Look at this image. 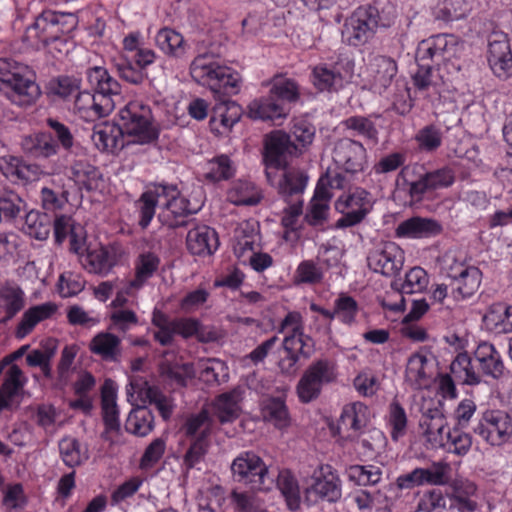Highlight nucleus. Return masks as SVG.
<instances>
[{"instance_id":"nucleus-12","label":"nucleus","mask_w":512,"mask_h":512,"mask_svg":"<svg viewBox=\"0 0 512 512\" xmlns=\"http://www.w3.org/2000/svg\"><path fill=\"white\" fill-rule=\"evenodd\" d=\"M313 339L304 334L296 333L285 336L283 348L286 356L279 361V368L285 374H294L301 359L307 360L314 353Z\"/></svg>"},{"instance_id":"nucleus-19","label":"nucleus","mask_w":512,"mask_h":512,"mask_svg":"<svg viewBox=\"0 0 512 512\" xmlns=\"http://www.w3.org/2000/svg\"><path fill=\"white\" fill-rule=\"evenodd\" d=\"M441 223L432 218L414 216L398 224L395 235L398 238L422 239L438 236L442 233Z\"/></svg>"},{"instance_id":"nucleus-53","label":"nucleus","mask_w":512,"mask_h":512,"mask_svg":"<svg viewBox=\"0 0 512 512\" xmlns=\"http://www.w3.org/2000/svg\"><path fill=\"white\" fill-rule=\"evenodd\" d=\"M199 378L208 385L226 382L229 378L228 367L219 359H207L201 363Z\"/></svg>"},{"instance_id":"nucleus-46","label":"nucleus","mask_w":512,"mask_h":512,"mask_svg":"<svg viewBox=\"0 0 512 512\" xmlns=\"http://www.w3.org/2000/svg\"><path fill=\"white\" fill-rule=\"evenodd\" d=\"M340 422L354 432H360L369 423V410L361 402L346 405L340 416Z\"/></svg>"},{"instance_id":"nucleus-58","label":"nucleus","mask_w":512,"mask_h":512,"mask_svg":"<svg viewBox=\"0 0 512 512\" xmlns=\"http://www.w3.org/2000/svg\"><path fill=\"white\" fill-rule=\"evenodd\" d=\"M214 413L221 423L233 422L239 416V406L232 393L220 395L214 404Z\"/></svg>"},{"instance_id":"nucleus-14","label":"nucleus","mask_w":512,"mask_h":512,"mask_svg":"<svg viewBox=\"0 0 512 512\" xmlns=\"http://www.w3.org/2000/svg\"><path fill=\"white\" fill-rule=\"evenodd\" d=\"M166 188L168 193L164 195L166 202L163 203L164 208L159 215L160 220L170 228L189 226L192 224V220L186 218L193 213L188 207L189 201L178 196L176 187L166 186Z\"/></svg>"},{"instance_id":"nucleus-55","label":"nucleus","mask_w":512,"mask_h":512,"mask_svg":"<svg viewBox=\"0 0 512 512\" xmlns=\"http://www.w3.org/2000/svg\"><path fill=\"white\" fill-rule=\"evenodd\" d=\"M388 423L391 427V439L397 442L407 433L408 418L404 407L394 399L389 405Z\"/></svg>"},{"instance_id":"nucleus-35","label":"nucleus","mask_w":512,"mask_h":512,"mask_svg":"<svg viewBox=\"0 0 512 512\" xmlns=\"http://www.w3.org/2000/svg\"><path fill=\"white\" fill-rule=\"evenodd\" d=\"M166 193H168L166 185H160L155 187L154 190L142 193L136 202L140 214L139 225L141 228L145 229L148 227L155 215L156 206L161 202Z\"/></svg>"},{"instance_id":"nucleus-23","label":"nucleus","mask_w":512,"mask_h":512,"mask_svg":"<svg viewBox=\"0 0 512 512\" xmlns=\"http://www.w3.org/2000/svg\"><path fill=\"white\" fill-rule=\"evenodd\" d=\"M283 173L280 180L277 182V191L281 198L287 202L301 199V196L307 186L308 176L304 171L297 168L282 169Z\"/></svg>"},{"instance_id":"nucleus-31","label":"nucleus","mask_w":512,"mask_h":512,"mask_svg":"<svg viewBox=\"0 0 512 512\" xmlns=\"http://www.w3.org/2000/svg\"><path fill=\"white\" fill-rule=\"evenodd\" d=\"M69 178L72 179L80 189L93 191L98 189L102 180L100 170L84 160L75 161L70 169Z\"/></svg>"},{"instance_id":"nucleus-64","label":"nucleus","mask_w":512,"mask_h":512,"mask_svg":"<svg viewBox=\"0 0 512 512\" xmlns=\"http://www.w3.org/2000/svg\"><path fill=\"white\" fill-rule=\"evenodd\" d=\"M234 174L231 160L226 155L215 157L208 163V172L206 178L213 181L227 180Z\"/></svg>"},{"instance_id":"nucleus-61","label":"nucleus","mask_w":512,"mask_h":512,"mask_svg":"<svg viewBox=\"0 0 512 512\" xmlns=\"http://www.w3.org/2000/svg\"><path fill=\"white\" fill-rule=\"evenodd\" d=\"M438 50L440 51V61H451L462 56L464 51V41L454 35L439 34Z\"/></svg>"},{"instance_id":"nucleus-11","label":"nucleus","mask_w":512,"mask_h":512,"mask_svg":"<svg viewBox=\"0 0 512 512\" xmlns=\"http://www.w3.org/2000/svg\"><path fill=\"white\" fill-rule=\"evenodd\" d=\"M332 157L340 170L351 175L362 172L367 163L365 147L350 138H342L335 143Z\"/></svg>"},{"instance_id":"nucleus-57","label":"nucleus","mask_w":512,"mask_h":512,"mask_svg":"<svg viewBox=\"0 0 512 512\" xmlns=\"http://www.w3.org/2000/svg\"><path fill=\"white\" fill-rule=\"evenodd\" d=\"M347 130H351L355 135L362 136L374 144L378 142V130L374 122L365 116H351L342 122Z\"/></svg>"},{"instance_id":"nucleus-16","label":"nucleus","mask_w":512,"mask_h":512,"mask_svg":"<svg viewBox=\"0 0 512 512\" xmlns=\"http://www.w3.org/2000/svg\"><path fill=\"white\" fill-rule=\"evenodd\" d=\"M447 422L444 417L441 403L423 409L419 426L422 429L423 436L430 444L431 448L444 447L446 438L445 428Z\"/></svg>"},{"instance_id":"nucleus-29","label":"nucleus","mask_w":512,"mask_h":512,"mask_svg":"<svg viewBox=\"0 0 512 512\" xmlns=\"http://www.w3.org/2000/svg\"><path fill=\"white\" fill-rule=\"evenodd\" d=\"M56 311L57 305L52 302H46L29 308L22 315L21 321L16 328V337L18 339L26 337L39 322L50 318Z\"/></svg>"},{"instance_id":"nucleus-45","label":"nucleus","mask_w":512,"mask_h":512,"mask_svg":"<svg viewBox=\"0 0 512 512\" xmlns=\"http://www.w3.org/2000/svg\"><path fill=\"white\" fill-rule=\"evenodd\" d=\"M428 275L421 267L411 268L405 275V280H395L391 287L401 294H414L422 292L428 285Z\"/></svg>"},{"instance_id":"nucleus-9","label":"nucleus","mask_w":512,"mask_h":512,"mask_svg":"<svg viewBox=\"0 0 512 512\" xmlns=\"http://www.w3.org/2000/svg\"><path fill=\"white\" fill-rule=\"evenodd\" d=\"M473 431L488 444L501 446L512 438V417L502 410H487Z\"/></svg>"},{"instance_id":"nucleus-47","label":"nucleus","mask_w":512,"mask_h":512,"mask_svg":"<svg viewBox=\"0 0 512 512\" xmlns=\"http://www.w3.org/2000/svg\"><path fill=\"white\" fill-rule=\"evenodd\" d=\"M59 452L64 464L71 468L80 466L89 458L87 449H83L81 443L73 437L60 440Z\"/></svg>"},{"instance_id":"nucleus-28","label":"nucleus","mask_w":512,"mask_h":512,"mask_svg":"<svg viewBox=\"0 0 512 512\" xmlns=\"http://www.w3.org/2000/svg\"><path fill=\"white\" fill-rule=\"evenodd\" d=\"M474 358L478 362L483 374L494 379H498L503 375L504 363L499 351L491 343H480L474 352Z\"/></svg>"},{"instance_id":"nucleus-6","label":"nucleus","mask_w":512,"mask_h":512,"mask_svg":"<svg viewBox=\"0 0 512 512\" xmlns=\"http://www.w3.org/2000/svg\"><path fill=\"white\" fill-rule=\"evenodd\" d=\"M231 472L235 481L249 484L257 490H269L274 481L269 476L268 466L251 451L243 452L233 460Z\"/></svg>"},{"instance_id":"nucleus-5","label":"nucleus","mask_w":512,"mask_h":512,"mask_svg":"<svg viewBox=\"0 0 512 512\" xmlns=\"http://www.w3.org/2000/svg\"><path fill=\"white\" fill-rule=\"evenodd\" d=\"M373 208L370 193L363 188L344 193L335 201V209L342 216L335 222L336 229L354 227L362 223Z\"/></svg>"},{"instance_id":"nucleus-56","label":"nucleus","mask_w":512,"mask_h":512,"mask_svg":"<svg viewBox=\"0 0 512 512\" xmlns=\"http://www.w3.org/2000/svg\"><path fill=\"white\" fill-rule=\"evenodd\" d=\"M80 89L81 80L74 76L61 75L52 78L48 83L49 92L62 99L75 96Z\"/></svg>"},{"instance_id":"nucleus-52","label":"nucleus","mask_w":512,"mask_h":512,"mask_svg":"<svg viewBox=\"0 0 512 512\" xmlns=\"http://www.w3.org/2000/svg\"><path fill=\"white\" fill-rule=\"evenodd\" d=\"M421 485H446L450 480V465L446 462H433L427 468H417Z\"/></svg>"},{"instance_id":"nucleus-10","label":"nucleus","mask_w":512,"mask_h":512,"mask_svg":"<svg viewBox=\"0 0 512 512\" xmlns=\"http://www.w3.org/2000/svg\"><path fill=\"white\" fill-rule=\"evenodd\" d=\"M367 264L375 273L385 277L396 276L404 264V251L394 242H385L369 252Z\"/></svg>"},{"instance_id":"nucleus-22","label":"nucleus","mask_w":512,"mask_h":512,"mask_svg":"<svg viewBox=\"0 0 512 512\" xmlns=\"http://www.w3.org/2000/svg\"><path fill=\"white\" fill-rule=\"evenodd\" d=\"M187 249L193 255H211L219 246L218 236L214 229L206 225H195L186 237Z\"/></svg>"},{"instance_id":"nucleus-44","label":"nucleus","mask_w":512,"mask_h":512,"mask_svg":"<svg viewBox=\"0 0 512 512\" xmlns=\"http://www.w3.org/2000/svg\"><path fill=\"white\" fill-rule=\"evenodd\" d=\"M155 42L159 49L169 56L181 58L186 54V43L183 36L170 28L159 30Z\"/></svg>"},{"instance_id":"nucleus-51","label":"nucleus","mask_w":512,"mask_h":512,"mask_svg":"<svg viewBox=\"0 0 512 512\" xmlns=\"http://www.w3.org/2000/svg\"><path fill=\"white\" fill-rule=\"evenodd\" d=\"M118 131V125L108 123L98 125L94 127L91 139L98 150L113 151L118 146V137L121 136Z\"/></svg>"},{"instance_id":"nucleus-43","label":"nucleus","mask_w":512,"mask_h":512,"mask_svg":"<svg viewBox=\"0 0 512 512\" xmlns=\"http://www.w3.org/2000/svg\"><path fill=\"white\" fill-rule=\"evenodd\" d=\"M52 228V218L47 213L31 210L25 215L23 231L37 240H46Z\"/></svg>"},{"instance_id":"nucleus-20","label":"nucleus","mask_w":512,"mask_h":512,"mask_svg":"<svg viewBox=\"0 0 512 512\" xmlns=\"http://www.w3.org/2000/svg\"><path fill=\"white\" fill-rule=\"evenodd\" d=\"M168 353L159 363V373L163 380L174 387L184 388L188 381L195 377V370L192 363L182 362L177 359H169Z\"/></svg>"},{"instance_id":"nucleus-38","label":"nucleus","mask_w":512,"mask_h":512,"mask_svg":"<svg viewBox=\"0 0 512 512\" xmlns=\"http://www.w3.org/2000/svg\"><path fill=\"white\" fill-rule=\"evenodd\" d=\"M25 381L19 366L11 365L0 389V412L11 407L13 398L23 388Z\"/></svg>"},{"instance_id":"nucleus-63","label":"nucleus","mask_w":512,"mask_h":512,"mask_svg":"<svg viewBox=\"0 0 512 512\" xmlns=\"http://www.w3.org/2000/svg\"><path fill=\"white\" fill-rule=\"evenodd\" d=\"M305 371L308 373V376L313 377L321 387L334 382L337 377L333 363L323 359L315 361Z\"/></svg>"},{"instance_id":"nucleus-21","label":"nucleus","mask_w":512,"mask_h":512,"mask_svg":"<svg viewBox=\"0 0 512 512\" xmlns=\"http://www.w3.org/2000/svg\"><path fill=\"white\" fill-rule=\"evenodd\" d=\"M74 108L80 117L86 120H95L109 115L115 108V103L88 91H80L75 95Z\"/></svg>"},{"instance_id":"nucleus-36","label":"nucleus","mask_w":512,"mask_h":512,"mask_svg":"<svg viewBox=\"0 0 512 512\" xmlns=\"http://www.w3.org/2000/svg\"><path fill=\"white\" fill-rule=\"evenodd\" d=\"M25 305V295L22 289L14 283H5L0 287V308L6 312L2 322L12 319Z\"/></svg>"},{"instance_id":"nucleus-40","label":"nucleus","mask_w":512,"mask_h":512,"mask_svg":"<svg viewBox=\"0 0 512 512\" xmlns=\"http://www.w3.org/2000/svg\"><path fill=\"white\" fill-rule=\"evenodd\" d=\"M306 492L308 498L311 495L315 496L313 501L321 499L328 502H336L342 495L340 480L334 475L317 478Z\"/></svg>"},{"instance_id":"nucleus-26","label":"nucleus","mask_w":512,"mask_h":512,"mask_svg":"<svg viewBox=\"0 0 512 512\" xmlns=\"http://www.w3.org/2000/svg\"><path fill=\"white\" fill-rule=\"evenodd\" d=\"M248 115L252 119L277 121L286 118L288 109L269 93L268 96L255 99L248 105Z\"/></svg>"},{"instance_id":"nucleus-50","label":"nucleus","mask_w":512,"mask_h":512,"mask_svg":"<svg viewBox=\"0 0 512 512\" xmlns=\"http://www.w3.org/2000/svg\"><path fill=\"white\" fill-rule=\"evenodd\" d=\"M350 481L359 486L378 484L383 475L380 467L375 465H351L346 469Z\"/></svg>"},{"instance_id":"nucleus-39","label":"nucleus","mask_w":512,"mask_h":512,"mask_svg":"<svg viewBox=\"0 0 512 512\" xmlns=\"http://www.w3.org/2000/svg\"><path fill=\"white\" fill-rule=\"evenodd\" d=\"M127 432L144 437L154 429V415L146 406L133 408L125 422Z\"/></svg>"},{"instance_id":"nucleus-27","label":"nucleus","mask_w":512,"mask_h":512,"mask_svg":"<svg viewBox=\"0 0 512 512\" xmlns=\"http://www.w3.org/2000/svg\"><path fill=\"white\" fill-rule=\"evenodd\" d=\"M87 78L95 89L94 94L97 100L103 97L111 103H115L113 98L121 93V86L105 68L95 66L88 69Z\"/></svg>"},{"instance_id":"nucleus-24","label":"nucleus","mask_w":512,"mask_h":512,"mask_svg":"<svg viewBox=\"0 0 512 512\" xmlns=\"http://www.w3.org/2000/svg\"><path fill=\"white\" fill-rule=\"evenodd\" d=\"M89 349L106 362L119 363L123 357L121 339L110 332L96 334L90 341Z\"/></svg>"},{"instance_id":"nucleus-49","label":"nucleus","mask_w":512,"mask_h":512,"mask_svg":"<svg viewBox=\"0 0 512 512\" xmlns=\"http://www.w3.org/2000/svg\"><path fill=\"white\" fill-rule=\"evenodd\" d=\"M453 376L467 385H477L481 382V376L472 365V360L467 353H459L450 365Z\"/></svg>"},{"instance_id":"nucleus-7","label":"nucleus","mask_w":512,"mask_h":512,"mask_svg":"<svg viewBox=\"0 0 512 512\" xmlns=\"http://www.w3.org/2000/svg\"><path fill=\"white\" fill-rule=\"evenodd\" d=\"M354 72V62L348 57L338 56L335 61L320 63L313 67L311 81L320 92H336L343 88Z\"/></svg>"},{"instance_id":"nucleus-8","label":"nucleus","mask_w":512,"mask_h":512,"mask_svg":"<svg viewBox=\"0 0 512 512\" xmlns=\"http://www.w3.org/2000/svg\"><path fill=\"white\" fill-rule=\"evenodd\" d=\"M297 145L291 140L290 135L277 130L271 132L265 138L264 161L266 164V178L274 185L275 173L272 169H284L288 166L289 159L296 156Z\"/></svg>"},{"instance_id":"nucleus-41","label":"nucleus","mask_w":512,"mask_h":512,"mask_svg":"<svg viewBox=\"0 0 512 512\" xmlns=\"http://www.w3.org/2000/svg\"><path fill=\"white\" fill-rule=\"evenodd\" d=\"M277 487L286 502L287 508L296 511L301 505L298 480L289 470H281L277 476Z\"/></svg>"},{"instance_id":"nucleus-17","label":"nucleus","mask_w":512,"mask_h":512,"mask_svg":"<svg viewBox=\"0 0 512 512\" xmlns=\"http://www.w3.org/2000/svg\"><path fill=\"white\" fill-rule=\"evenodd\" d=\"M129 386L130 388L127 389L128 400H132L136 393L139 398L154 404L164 420L170 418L173 412V404L158 387L150 386L141 379L131 380Z\"/></svg>"},{"instance_id":"nucleus-13","label":"nucleus","mask_w":512,"mask_h":512,"mask_svg":"<svg viewBox=\"0 0 512 512\" xmlns=\"http://www.w3.org/2000/svg\"><path fill=\"white\" fill-rule=\"evenodd\" d=\"M101 405L105 425L101 438L112 445L117 443L116 436L121 431L119 411L116 404V391L112 380H106L102 386Z\"/></svg>"},{"instance_id":"nucleus-3","label":"nucleus","mask_w":512,"mask_h":512,"mask_svg":"<svg viewBox=\"0 0 512 512\" xmlns=\"http://www.w3.org/2000/svg\"><path fill=\"white\" fill-rule=\"evenodd\" d=\"M119 131L121 136L133 138L137 144H150L159 137V129L154 124L151 108L141 101H130L119 111Z\"/></svg>"},{"instance_id":"nucleus-54","label":"nucleus","mask_w":512,"mask_h":512,"mask_svg":"<svg viewBox=\"0 0 512 512\" xmlns=\"http://www.w3.org/2000/svg\"><path fill=\"white\" fill-rule=\"evenodd\" d=\"M25 201L12 190H0V217L4 220H13L25 211Z\"/></svg>"},{"instance_id":"nucleus-2","label":"nucleus","mask_w":512,"mask_h":512,"mask_svg":"<svg viewBox=\"0 0 512 512\" xmlns=\"http://www.w3.org/2000/svg\"><path fill=\"white\" fill-rule=\"evenodd\" d=\"M190 75L199 84L207 85L216 94L235 95L240 90V74L220 65L213 53L198 54L190 65Z\"/></svg>"},{"instance_id":"nucleus-48","label":"nucleus","mask_w":512,"mask_h":512,"mask_svg":"<svg viewBox=\"0 0 512 512\" xmlns=\"http://www.w3.org/2000/svg\"><path fill=\"white\" fill-rule=\"evenodd\" d=\"M269 84L271 85L269 93L283 104L296 102L300 97L299 86L293 79L275 75Z\"/></svg>"},{"instance_id":"nucleus-62","label":"nucleus","mask_w":512,"mask_h":512,"mask_svg":"<svg viewBox=\"0 0 512 512\" xmlns=\"http://www.w3.org/2000/svg\"><path fill=\"white\" fill-rule=\"evenodd\" d=\"M230 499L235 512H267L263 502L248 492L233 490Z\"/></svg>"},{"instance_id":"nucleus-34","label":"nucleus","mask_w":512,"mask_h":512,"mask_svg":"<svg viewBox=\"0 0 512 512\" xmlns=\"http://www.w3.org/2000/svg\"><path fill=\"white\" fill-rule=\"evenodd\" d=\"M428 359L420 352L412 354L406 365L405 380L413 389H422L429 383Z\"/></svg>"},{"instance_id":"nucleus-25","label":"nucleus","mask_w":512,"mask_h":512,"mask_svg":"<svg viewBox=\"0 0 512 512\" xmlns=\"http://www.w3.org/2000/svg\"><path fill=\"white\" fill-rule=\"evenodd\" d=\"M23 152L32 158L46 159L58 152V144L51 133L39 132L26 135L21 140Z\"/></svg>"},{"instance_id":"nucleus-42","label":"nucleus","mask_w":512,"mask_h":512,"mask_svg":"<svg viewBox=\"0 0 512 512\" xmlns=\"http://www.w3.org/2000/svg\"><path fill=\"white\" fill-rule=\"evenodd\" d=\"M482 272L475 266L469 267L459 279L450 284L455 299H465L474 295L480 287Z\"/></svg>"},{"instance_id":"nucleus-37","label":"nucleus","mask_w":512,"mask_h":512,"mask_svg":"<svg viewBox=\"0 0 512 512\" xmlns=\"http://www.w3.org/2000/svg\"><path fill=\"white\" fill-rule=\"evenodd\" d=\"M261 415L266 422L282 429L290 424V415L281 397H269L261 402Z\"/></svg>"},{"instance_id":"nucleus-18","label":"nucleus","mask_w":512,"mask_h":512,"mask_svg":"<svg viewBox=\"0 0 512 512\" xmlns=\"http://www.w3.org/2000/svg\"><path fill=\"white\" fill-rule=\"evenodd\" d=\"M488 63L499 78L507 79L512 74V52L504 35H495L489 41Z\"/></svg>"},{"instance_id":"nucleus-32","label":"nucleus","mask_w":512,"mask_h":512,"mask_svg":"<svg viewBox=\"0 0 512 512\" xmlns=\"http://www.w3.org/2000/svg\"><path fill=\"white\" fill-rule=\"evenodd\" d=\"M397 70V64L392 58L382 55L376 56L371 63L373 89L380 94L385 91L391 85Z\"/></svg>"},{"instance_id":"nucleus-1","label":"nucleus","mask_w":512,"mask_h":512,"mask_svg":"<svg viewBox=\"0 0 512 512\" xmlns=\"http://www.w3.org/2000/svg\"><path fill=\"white\" fill-rule=\"evenodd\" d=\"M0 81L6 85L7 98L20 107L31 106L41 95L35 71L13 59L0 58Z\"/></svg>"},{"instance_id":"nucleus-15","label":"nucleus","mask_w":512,"mask_h":512,"mask_svg":"<svg viewBox=\"0 0 512 512\" xmlns=\"http://www.w3.org/2000/svg\"><path fill=\"white\" fill-rule=\"evenodd\" d=\"M454 181V173L449 167L419 173L417 180L408 182L409 195L413 199L421 200L426 192L448 188Z\"/></svg>"},{"instance_id":"nucleus-59","label":"nucleus","mask_w":512,"mask_h":512,"mask_svg":"<svg viewBox=\"0 0 512 512\" xmlns=\"http://www.w3.org/2000/svg\"><path fill=\"white\" fill-rule=\"evenodd\" d=\"M415 140L421 151L431 153L442 145V132L439 127L430 124L417 132Z\"/></svg>"},{"instance_id":"nucleus-30","label":"nucleus","mask_w":512,"mask_h":512,"mask_svg":"<svg viewBox=\"0 0 512 512\" xmlns=\"http://www.w3.org/2000/svg\"><path fill=\"white\" fill-rule=\"evenodd\" d=\"M242 109L235 101L223 99L217 103L213 109L210 118V127L212 131L220 133L216 126L219 123L223 128L230 130L241 118Z\"/></svg>"},{"instance_id":"nucleus-33","label":"nucleus","mask_w":512,"mask_h":512,"mask_svg":"<svg viewBox=\"0 0 512 512\" xmlns=\"http://www.w3.org/2000/svg\"><path fill=\"white\" fill-rule=\"evenodd\" d=\"M58 16L52 11H44L35 22L27 28L29 38H37L43 44H48L50 40L57 38Z\"/></svg>"},{"instance_id":"nucleus-4","label":"nucleus","mask_w":512,"mask_h":512,"mask_svg":"<svg viewBox=\"0 0 512 512\" xmlns=\"http://www.w3.org/2000/svg\"><path fill=\"white\" fill-rule=\"evenodd\" d=\"M379 11L376 7L357 8L342 28V41L349 46L360 47L373 38L379 25Z\"/></svg>"},{"instance_id":"nucleus-60","label":"nucleus","mask_w":512,"mask_h":512,"mask_svg":"<svg viewBox=\"0 0 512 512\" xmlns=\"http://www.w3.org/2000/svg\"><path fill=\"white\" fill-rule=\"evenodd\" d=\"M159 263V258L153 253L148 252L141 254L136 264L135 279L131 282V285L134 287L142 286L158 269Z\"/></svg>"}]
</instances>
